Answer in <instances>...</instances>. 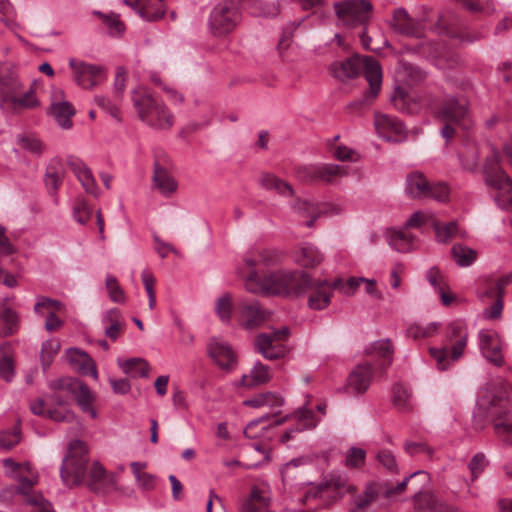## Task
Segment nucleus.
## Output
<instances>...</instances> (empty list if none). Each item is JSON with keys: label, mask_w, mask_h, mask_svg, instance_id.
Segmentation results:
<instances>
[{"label": "nucleus", "mask_w": 512, "mask_h": 512, "mask_svg": "<svg viewBox=\"0 0 512 512\" xmlns=\"http://www.w3.org/2000/svg\"><path fill=\"white\" fill-rule=\"evenodd\" d=\"M449 196V189L444 183H433L429 185L426 198H432L439 202H445Z\"/></svg>", "instance_id": "774afa93"}, {"label": "nucleus", "mask_w": 512, "mask_h": 512, "mask_svg": "<svg viewBox=\"0 0 512 512\" xmlns=\"http://www.w3.org/2000/svg\"><path fill=\"white\" fill-rule=\"evenodd\" d=\"M92 215V208L88 202L82 198L77 197L73 204V217L80 224H86Z\"/></svg>", "instance_id": "8fccbe9b"}, {"label": "nucleus", "mask_w": 512, "mask_h": 512, "mask_svg": "<svg viewBox=\"0 0 512 512\" xmlns=\"http://www.w3.org/2000/svg\"><path fill=\"white\" fill-rule=\"evenodd\" d=\"M87 486L96 493H106L116 485V476L108 473L99 462H94L89 470Z\"/></svg>", "instance_id": "4be33fe9"}, {"label": "nucleus", "mask_w": 512, "mask_h": 512, "mask_svg": "<svg viewBox=\"0 0 512 512\" xmlns=\"http://www.w3.org/2000/svg\"><path fill=\"white\" fill-rule=\"evenodd\" d=\"M18 327V316L4 302L0 303V338L14 334Z\"/></svg>", "instance_id": "4c0bfd02"}, {"label": "nucleus", "mask_w": 512, "mask_h": 512, "mask_svg": "<svg viewBox=\"0 0 512 512\" xmlns=\"http://www.w3.org/2000/svg\"><path fill=\"white\" fill-rule=\"evenodd\" d=\"M88 448L81 440H74L60 468V477L65 486L71 488L84 483L88 469Z\"/></svg>", "instance_id": "423d86ee"}, {"label": "nucleus", "mask_w": 512, "mask_h": 512, "mask_svg": "<svg viewBox=\"0 0 512 512\" xmlns=\"http://www.w3.org/2000/svg\"><path fill=\"white\" fill-rule=\"evenodd\" d=\"M297 177L307 183H330L337 176L344 174V169L335 164H312L297 168Z\"/></svg>", "instance_id": "4468645a"}, {"label": "nucleus", "mask_w": 512, "mask_h": 512, "mask_svg": "<svg viewBox=\"0 0 512 512\" xmlns=\"http://www.w3.org/2000/svg\"><path fill=\"white\" fill-rule=\"evenodd\" d=\"M499 159V153L492 149L484 165V180L488 187L497 191L495 196L497 205L512 212V180L498 166Z\"/></svg>", "instance_id": "0eeeda50"}, {"label": "nucleus", "mask_w": 512, "mask_h": 512, "mask_svg": "<svg viewBox=\"0 0 512 512\" xmlns=\"http://www.w3.org/2000/svg\"><path fill=\"white\" fill-rule=\"evenodd\" d=\"M49 388L52 390V393L47 398V406L66 407L68 405V397L65 393H67L75 398L83 412L88 413L93 419L97 417V412L92 406L94 395L82 381L72 377H63L50 381Z\"/></svg>", "instance_id": "39448f33"}, {"label": "nucleus", "mask_w": 512, "mask_h": 512, "mask_svg": "<svg viewBox=\"0 0 512 512\" xmlns=\"http://www.w3.org/2000/svg\"><path fill=\"white\" fill-rule=\"evenodd\" d=\"M2 464L5 469V473L9 476L17 477L19 483L22 477L31 478L33 475L38 476V474L33 471L31 465L28 462L19 463L14 461L12 458H6L2 461ZM19 487L20 484L17 488ZM16 490L18 491V489Z\"/></svg>", "instance_id": "a19ab883"}, {"label": "nucleus", "mask_w": 512, "mask_h": 512, "mask_svg": "<svg viewBox=\"0 0 512 512\" xmlns=\"http://www.w3.org/2000/svg\"><path fill=\"white\" fill-rule=\"evenodd\" d=\"M21 441V431L19 427L11 430L0 431V448L10 450Z\"/></svg>", "instance_id": "bf43d9fd"}, {"label": "nucleus", "mask_w": 512, "mask_h": 512, "mask_svg": "<svg viewBox=\"0 0 512 512\" xmlns=\"http://www.w3.org/2000/svg\"><path fill=\"white\" fill-rule=\"evenodd\" d=\"M393 22L394 28L403 35L421 37L423 34L422 24L412 19L403 8L394 12Z\"/></svg>", "instance_id": "c756f323"}, {"label": "nucleus", "mask_w": 512, "mask_h": 512, "mask_svg": "<svg viewBox=\"0 0 512 512\" xmlns=\"http://www.w3.org/2000/svg\"><path fill=\"white\" fill-rule=\"evenodd\" d=\"M439 501L430 492H419L414 496L415 507L426 512H435Z\"/></svg>", "instance_id": "09e8293b"}, {"label": "nucleus", "mask_w": 512, "mask_h": 512, "mask_svg": "<svg viewBox=\"0 0 512 512\" xmlns=\"http://www.w3.org/2000/svg\"><path fill=\"white\" fill-rule=\"evenodd\" d=\"M282 399L271 392L262 393L257 395L254 398L248 399L244 401V405L259 408L262 406H274L281 405Z\"/></svg>", "instance_id": "5fc2aeb1"}, {"label": "nucleus", "mask_w": 512, "mask_h": 512, "mask_svg": "<svg viewBox=\"0 0 512 512\" xmlns=\"http://www.w3.org/2000/svg\"><path fill=\"white\" fill-rule=\"evenodd\" d=\"M393 346L389 339H381L373 342L367 349L368 355L382 359L381 366L386 368L392 363Z\"/></svg>", "instance_id": "58836bf2"}, {"label": "nucleus", "mask_w": 512, "mask_h": 512, "mask_svg": "<svg viewBox=\"0 0 512 512\" xmlns=\"http://www.w3.org/2000/svg\"><path fill=\"white\" fill-rule=\"evenodd\" d=\"M365 278L363 277H350L346 281L341 278L335 279L332 282V287L346 296H352L357 288L363 284Z\"/></svg>", "instance_id": "de8ad7c7"}, {"label": "nucleus", "mask_w": 512, "mask_h": 512, "mask_svg": "<svg viewBox=\"0 0 512 512\" xmlns=\"http://www.w3.org/2000/svg\"><path fill=\"white\" fill-rule=\"evenodd\" d=\"M59 349H60L59 342L54 341V340H49L42 344L41 360H42L43 366L48 367L51 364L54 356L57 354Z\"/></svg>", "instance_id": "69168bd1"}, {"label": "nucleus", "mask_w": 512, "mask_h": 512, "mask_svg": "<svg viewBox=\"0 0 512 512\" xmlns=\"http://www.w3.org/2000/svg\"><path fill=\"white\" fill-rule=\"evenodd\" d=\"M47 417L56 422H72L75 419V414L67 407L47 406Z\"/></svg>", "instance_id": "e2e57ef3"}, {"label": "nucleus", "mask_w": 512, "mask_h": 512, "mask_svg": "<svg viewBox=\"0 0 512 512\" xmlns=\"http://www.w3.org/2000/svg\"><path fill=\"white\" fill-rule=\"evenodd\" d=\"M241 21L238 5L232 0H224L210 12L208 27L215 37H225L232 33Z\"/></svg>", "instance_id": "9d476101"}, {"label": "nucleus", "mask_w": 512, "mask_h": 512, "mask_svg": "<svg viewBox=\"0 0 512 512\" xmlns=\"http://www.w3.org/2000/svg\"><path fill=\"white\" fill-rule=\"evenodd\" d=\"M153 183L164 197H170L178 188L175 178L158 163L154 166Z\"/></svg>", "instance_id": "2f4dec72"}, {"label": "nucleus", "mask_w": 512, "mask_h": 512, "mask_svg": "<svg viewBox=\"0 0 512 512\" xmlns=\"http://www.w3.org/2000/svg\"><path fill=\"white\" fill-rule=\"evenodd\" d=\"M238 273L244 278L245 288L254 294L299 296L306 292L311 277L298 270H277L260 276L257 270L247 275L242 270Z\"/></svg>", "instance_id": "f257e3e1"}, {"label": "nucleus", "mask_w": 512, "mask_h": 512, "mask_svg": "<svg viewBox=\"0 0 512 512\" xmlns=\"http://www.w3.org/2000/svg\"><path fill=\"white\" fill-rule=\"evenodd\" d=\"M234 304L233 299L230 293H225L221 295L215 304V312L221 322L230 323L232 319Z\"/></svg>", "instance_id": "49530a36"}, {"label": "nucleus", "mask_w": 512, "mask_h": 512, "mask_svg": "<svg viewBox=\"0 0 512 512\" xmlns=\"http://www.w3.org/2000/svg\"><path fill=\"white\" fill-rule=\"evenodd\" d=\"M209 356L226 371L233 370L237 365V356L232 347L219 338H211L207 345Z\"/></svg>", "instance_id": "6ab92c4d"}, {"label": "nucleus", "mask_w": 512, "mask_h": 512, "mask_svg": "<svg viewBox=\"0 0 512 512\" xmlns=\"http://www.w3.org/2000/svg\"><path fill=\"white\" fill-rule=\"evenodd\" d=\"M118 365L125 374L131 377L145 378L150 371L149 363L143 358L118 359Z\"/></svg>", "instance_id": "c9c22d12"}, {"label": "nucleus", "mask_w": 512, "mask_h": 512, "mask_svg": "<svg viewBox=\"0 0 512 512\" xmlns=\"http://www.w3.org/2000/svg\"><path fill=\"white\" fill-rule=\"evenodd\" d=\"M52 113L62 128L69 129L72 126L70 118L74 115L75 110L69 102L60 101L53 103Z\"/></svg>", "instance_id": "37998d69"}, {"label": "nucleus", "mask_w": 512, "mask_h": 512, "mask_svg": "<svg viewBox=\"0 0 512 512\" xmlns=\"http://www.w3.org/2000/svg\"><path fill=\"white\" fill-rule=\"evenodd\" d=\"M296 264L304 268H314L324 260L323 253L311 243L300 244L293 253Z\"/></svg>", "instance_id": "cd10ccee"}, {"label": "nucleus", "mask_w": 512, "mask_h": 512, "mask_svg": "<svg viewBox=\"0 0 512 512\" xmlns=\"http://www.w3.org/2000/svg\"><path fill=\"white\" fill-rule=\"evenodd\" d=\"M269 498L257 487H253L250 495L241 505L240 512H259L268 506Z\"/></svg>", "instance_id": "79ce46f5"}, {"label": "nucleus", "mask_w": 512, "mask_h": 512, "mask_svg": "<svg viewBox=\"0 0 512 512\" xmlns=\"http://www.w3.org/2000/svg\"><path fill=\"white\" fill-rule=\"evenodd\" d=\"M378 497V490L373 484H369L363 493L354 497V505L358 510H364Z\"/></svg>", "instance_id": "6e6d98bb"}, {"label": "nucleus", "mask_w": 512, "mask_h": 512, "mask_svg": "<svg viewBox=\"0 0 512 512\" xmlns=\"http://www.w3.org/2000/svg\"><path fill=\"white\" fill-rule=\"evenodd\" d=\"M64 308L62 302L48 298V297H40L34 305V311L38 314H44L47 312V315L50 312L61 311Z\"/></svg>", "instance_id": "13d9d810"}, {"label": "nucleus", "mask_w": 512, "mask_h": 512, "mask_svg": "<svg viewBox=\"0 0 512 512\" xmlns=\"http://www.w3.org/2000/svg\"><path fill=\"white\" fill-rule=\"evenodd\" d=\"M488 462L483 453L475 454L469 462V469L471 471L472 481L477 479L479 475L484 471Z\"/></svg>", "instance_id": "338daca9"}, {"label": "nucleus", "mask_w": 512, "mask_h": 512, "mask_svg": "<svg viewBox=\"0 0 512 512\" xmlns=\"http://www.w3.org/2000/svg\"><path fill=\"white\" fill-rule=\"evenodd\" d=\"M268 312L258 301L243 300L238 304V323L245 329L261 326L268 319Z\"/></svg>", "instance_id": "f3484780"}, {"label": "nucleus", "mask_w": 512, "mask_h": 512, "mask_svg": "<svg viewBox=\"0 0 512 512\" xmlns=\"http://www.w3.org/2000/svg\"><path fill=\"white\" fill-rule=\"evenodd\" d=\"M438 115L446 122V125L441 129V135L446 141L454 137V126L464 130H468L471 127L468 102L464 98H446L439 107Z\"/></svg>", "instance_id": "6e6552de"}, {"label": "nucleus", "mask_w": 512, "mask_h": 512, "mask_svg": "<svg viewBox=\"0 0 512 512\" xmlns=\"http://www.w3.org/2000/svg\"><path fill=\"white\" fill-rule=\"evenodd\" d=\"M334 9L342 25L355 28L368 23L372 5L366 0H343L336 2Z\"/></svg>", "instance_id": "9b49d317"}, {"label": "nucleus", "mask_w": 512, "mask_h": 512, "mask_svg": "<svg viewBox=\"0 0 512 512\" xmlns=\"http://www.w3.org/2000/svg\"><path fill=\"white\" fill-rule=\"evenodd\" d=\"M479 345L483 356L496 366L503 364L501 344L496 332L481 330L479 332Z\"/></svg>", "instance_id": "5701e85b"}, {"label": "nucleus", "mask_w": 512, "mask_h": 512, "mask_svg": "<svg viewBox=\"0 0 512 512\" xmlns=\"http://www.w3.org/2000/svg\"><path fill=\"white\" fill-rule=\"evenodd\" d=\"M38 484V476L21 478L18 492L25 497V502L32 506L30 512H55L52 504L47 501L41 493L35 492L32 488Z\"/></svg>", "instance_id": "a211bd4d"}, {"label": "nucleus", "mask_w": 512, "mask_h": 512, "mask_svg": "<svg viewBox=\"0 0 512 512\" xmlns=\"http://www.w3.org/2000/svg\"><path fill=\"white\" fill-rule=\"evenodd\" d=\"M106 289L108 291L109 298L115 303H124L126 300L125 292L118 283V280L108 275L105 280Z\"/></svg>", "instance_id": "4d7b16f0"}, {"label": "nucleus", "mask_w": 512, "mask_h": 512, "mask_svg": "<svg viewBox=\"0 0 512 512\" xmlns=\"http://www.w3.org/2000/svg\"><path fill=\"white\" fill-rule=\"evenodd\" d=\"M141 18L147 21H156L165 14L163 0H124Z\"/></svg>", "instance_id": "b1692460"}, {"label": "nucleus", "mask_w": 512, "mask_h": 512, "mask_svg": "<svg viewBox=\"0 0 512 512\" xmlns=\"http://www.w3.org/2000/svg\"><path fill=\"white\" fill-rule=\"evenodd\" d=\"M373 377V366L369 363L357 365L347 378V389L362 394L369 388Z\"/></svg>", "instance_id": "a878e982"}, {"label": "nucleus", "mask_w": 512, "mask_h": 512, "mask_svg": "<svg viewBox=\"0 0 512 512\" xmlns=\"http://www.w3.org/2000/svg\"><path fill=\"white\" fill-rule=\"evenodd\" d=\"M271 379V372L268 366L261 362L255 363L249 374H244L241 378V385L244 387H254L267 383Z\"/></svg>", "instance_id": "72a5a7b5"}, {"label": "nucleus", "mask_w": 512, "mask_h": 512, "mask_svg": "<svg viewBox=\"0 0 512 512\" xmlns=\"http://www.w3.org/2000/svg\"><path fill=\"white\" fill-rule=\"evenodd\" d=\"M17 143L21 148L36 155H40L44 149L41 140L33 134L18 135Z\"/></svg>", "instance_id": "3c124183"}, {"label": "nucleus", "mask_w": 512, "mask_h": 512, "mask_svg": "<svg viewBox=\"0 0 512 512\" xmlns=\"http://www.w3.org/2000/svg\"><path fill=\"white\" fill-rule=\"evenodd\" d=\"M67 165L87 193L93 195L94 197L100 196L101 191L96 183V179L91 169L83 160L75 156H68Z\"/></svg>", "instance_id": "aec40b11"}, {"label": "nucleus", "mask_w": 512, "mask_h": 512, "mask_svg": "<svg viewBox=\"0 0 512 512\" xmlns=\"http://www.w3.org/2000/svg\"><path fill=\"white\" fill-rule=\"evenodd\" d=\"M132 102L140 120L153 129L168 130L174 124V116L167 105L153 96L146 87L132 91Z\"/></svg>", "instance_id": "20e7f679"}, {"label": "nucleus", "mask_w": 512, "mask_h": 512, "mask_svg": "<svg viewBox=\"0 0 512 512\" xmlns=\"http://www.w3.org/2000/svg\"><path fill=\"white\" fill-rule=\"evenodd\" d=\"M69 67L73 72L74 81L83 89H93L106 79V69L102 65L71 58Z\"/></svg>", "instance_id": "f8f14e48"}, {"label": "nucleus", "mask_w": 512, "mask_h": 512, "mask_svg": "<svg viewBox=\"0 0 512 512\" xmlns=\"http://www.w3.org/2000/svg\"><path fill=\"white\" fill-rule=\"evenodd\" d=\"M477 296L481 301L504 298V294L496 280L493 277H483L479 280L477 287Z\"/></svg>", "instance_id": "e433bc0d"}, {"label": "nucleus", "mask_w": 512, "mask_h": 512, "mask_svg": "<svg viewBox=\"0 0 512 512\" xmlns=\"http://www.w3.org/2000/svg\"><path fill=\"white\" fill-rule=\"evenodd\" d=\"M456 264L460 267H468L477 258V252L465 245L455 244L451 249Z\"/></svg>", "instance_id": "a18cd8bd"}, {"label": "nucleus", "mask_w": 512, "mask_h": 512, "mask_svg": "<svg viewBox=\"0 0 512 512\" xmlns=\"http://www.w3.org/2000/svg\"><path fill=\"white\" fill-rule=\"evenodd\" d=\"M10 102L16 107L21 108H34L39 104L33 89H30L22 96H11Z\"/></svg>", "instance_id": "0e129e2a"}, {"label": "nucleus", "mask_w": 512, "mask_h": 512, "mask_svg": "<svg viewBox=\"0 0 512 512\" xmlns=\"http://www.w3.org/2000/svg\"><path fill=\"white\" fill-rule=\"evenodd\" d=\"M260 183L265 189L274 190L280 195L292 196L294 192L290 184L269 173L262 175Z\"/></svg>", "instance_id": "c03bdc74"}, {"label": "nucleus", "mask_w": 512, "mask_h": 512, "mask_svg": "<svg viewBox=\"0 0 512 512\" xmlns=\"http://www.w3.org/2000/svg\"><path fill=\"white\" fill-rule=\"evenodd\" d=\"M366 458L365 450L361 448L351 447L345 458V465L349 468H360L364 465Z\"/></svg>", "instance_id": "680f3d73"}, {"label": "nucleus", "mask_w": 512, "mask_h": 512, "mask_svg": "<svg viewBox=\"0 0 512 512\" xmlns=\"http://www.w3.org/2000/svg\"><path fill=\"white\" fill-rule=\"evenodd\" d=\"M387 240L394 250L407 253L415 248L416 236L402 227L389 230Z\"/></svg>", "instance_id": "7c9ffc66"}, {"label": "nucleus", "mask_w": 512, "mask_h": 512, "mask_svg": "<svg viewBox=\"0 0 512 512\" xmlns=\"http://www.w3.org/2000/svg\"><path fill=\"white\" fill-rule=\"evenodd\" d=\"M426 279L439 294L443 305L449 306L454 301V295L449 292L445 277L437 267H431L427 271Z\"/></svg>", "instance_id": "473e14b6"}, {"label": "nucleus", "mask_w": 512, "mask_h": 512, "mask_svg": "<svg viewBox=\"0 0 512 512\" xmlns=\"http://www.w3.org/2000/svg\"><path fill=\"white\" fill-rule=\"evenodd\" d=\"M436 239L439 243H447L457 233V223L452 221L449 223L434 222Z\"/></svg>", "instance_id": "864d4df0"}, {"label": "nucleus", "mask_w": 512, "mask_h": 512, "mask_svg": "<svg viewBox=\"0 0 512 512\" xmlns=\"http://www.w3.org/2000/svg\"><path fill=\"white\" fill-rule=\"evenodd\" d=\"M330 70L333 76L341 81L354 78L363 70V74L369 83V90L364 93L358 104L370 105L378 96L382 86V68L379 62L371 56H354L331 64Z\"/></svg>", "instance_id": "7ed1b4c3"}, {"label": "nucleus", "mask_w": 512, "mask_h": 512, "mask_svg": "<svg viewBox=\"0 0 512 512\" xmlns=\"http://www.w3.org/2000/svg\"><path fill=\"white\" fill-rule=\"evenodd\" d=\"M65 174L66 171L62 160L57 157L52 158L46 167L44 176L45 186L51 196L56 195L64 180Z\"/></svg>", "instance_id": "c85d7f7f"}, {"label": "nucleus", "mask_w": 512, "mask_h": 512, "mask_svg": "<svg viewBox=\"0 0 512 512\" xmlns=\"http://www.w3.org/2000/svg\"><path fill=\"white\" fill-rule=\"evenodd\" d=\"M512 392L503 380L489 383L484 388L479 405L486 407L494 417V429L498 437L512 446V416L509 415L512 406Z\"/></svg>", "instance_id": "f03ea898"}, {"label": "nucleus", "mask_w": 512, "mask_h": 512, "mask_svg": "<svg viewBox=\"0 0 512 512\" xmlns=\"http://www.w3.org/2000/svg\"><path fill=\"white\" fill-rule=\"evenodd\" d=\"M467 332L460 322H453L447 328V340L452 343L451 353L447 347L430 348L431 357L436 361L437 368L444 371L449 368L451 362L458 360L464 352L467 344Z\"/></svg>", "instance_id": "1a4fd4ad"}, {"label": "nucleus", "mask_w": 512, "mask_h": 512, "mask_svg": "<svg viewBox=\"0 0 512 512\" xmlns=\"http://www.w3.org/2000/svg\"><path fill=\"white\" fill-rule=\"evenodd\" d=\"M430 183L422 173H412L406 179V193L412 198H426Z\"/></svg>", "instance_id": "f704fd0d"}, {"label": "nucleus", "mask_w": 512, "mask_h": 512, "mask_svg": "<svg viewBox=\"0 0 512 512\" xmlns=\"http://www.w3.org/2000/svg\"><path fill=\"white\" fill-rule=\"evenodd\" d=\"M292 418L296 421V424L287 429L284 434L281 436L280 441L282 443H286L293 439L296 434L303 432L305 430L313 429L319 423V419L315 416L314 412L311 409L307 408H299L293 412V414L286 416L283 419L276 420L273 423V426H279L286 421V419Z\"/></svg>", "instance_id": "2eb2a0df"}, {"label": "nucleus", "mask_w": 512, "mask_h": 512, "mask_svg": "<svg viewBox=\"0 0 512 512\" xmlns=\"http://www.w3.org/2000/svg\"><path fill=\"white\" fill-rule=\"evenodd\" d=\"M293 209L299 216L307 218L304 224L309 228L313 227L314 222L324 213L323 209L318 205L302 200H297L293 205Z\"/></svg>", "instance_id": "ea45409f"}, {"label": "nucleus", "mask_w": 512, "mask_h": 512, "mask_svg": "<svg viewBox=\"0 0 512 512\" xmlns=\"http://www.w3.org/2000/svg\"><path fill=\"white\" fill-rule=\"evenodd\" d=\"M409 100L410 96L405 88L399 86L395 88L391 101L397 110L410 113L412 109L408 105Z\"/></svg>", "instance_id": "052dcab7"}, {"label": "nucleus", "mask_w": 512, "mask_h": 512, "mask_svg": "<svg viewBox=\"0 0 512 512\" xmlns=\"http://www.w3.org/2000/svg\"><path fill=\"white\" fill-rule=\"evenodd\" d=\"M284 255L277 249H263L247 252L244 256V263L248 268L256 270V266L274 267L281 263Z\"/></svg>", "instance_id": "393cba45"}, {"label": "nucleus", "mask_w": 512, "mask_h": 512, "mask_svg": "<svg viewBox=\"0 0 512 512\" xmlns=\"http://www.w3.org/2000/svg\"><path fill=\"white\" fill-rule=\"evenodd\" d=\"M393 402L400 410L411 409V394L402 384H396L393 387Z\"/></svg>", "instance_id": "603ef678"}, {"label": "nucleus", "mask_w": 512, "mask_h": 512, "mask_svg": "<svg viewBox=\"0 0 512 512\" xmlns=\"http://www.w3.org/2000/svg\"><path fill=\"white\" fill-rule=\"evenodd\" d=\"M66 359L69 365L82 375H90L98 378V372L94 360L84 351L78 348H70L66 351Z\"/></svg>", "instance_id": "bb28decb"}, {"label": "nucleus", "mask_w": 512, "mask_h": 512, "mask_svg": "<svg viewBox=\"0 0 512 512\" xmlns=\"http://www.w3.org/2000/svg\"><path fill=\"white\" fill-rule=\"evenodd\" d=\"M332 282L327 280H314L311 278V282L307 287L306 291H310L308 298V306L313 310H323L331 303V297L333 294Z\"/></svg>", "instance_id": "412c9836"}, {"label": "nucleus", "mask_w": 512, "mask_h": 512, "mask_svg": "<svg viewBox=\"0 0 512 512\" xmlns=\"http://www.w3.org/2000/svg\"><path fill=\"white\" fill-rule=\"evenodd\" d=\"M289 335L288 328H282L272 333H261L255 339L256 350L268 360H275L285 356L287 350L281 343Z\"/></svg>", "instance_id": "ddd939ff"}, {"label": "nucleus", "mask_w": 512, "mask_h": 512, "mask_svg": "<svg viewBox=\"0 0 512 512\" xmlns=\"http://www.w3.org/2000/svg\"><path fill=\"white\" fill-rule=\"evenodd\" d=\"M374 125L378 135L391 142H401L407 136V129L396 116L376 113Z\"/></svg>", "instance_id": "dca6fc26"}]
</instances>
